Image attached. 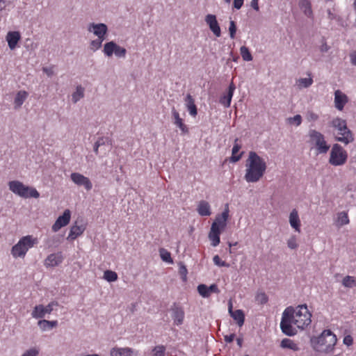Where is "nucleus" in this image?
<instances>
[{"instance_id": "nucleus-1", "label": "nucleus", "mask_w": 356, "mask_h": 356, "mask_svg": "<svg viewBox=\"0 0 356 356\" xmlns=\"http://www.w3.org/2000/svg\"><path fill=\"white\" fill-rule=\"evenodd\" d=\"M312 314L306 305L296 308L288 307L282 314L280 328L287 336H294L298 330H304L312 323Z\"/></svg>"}, {"instance_id": "nucleus-2", "label": "nucleus", "mask_w": 356, "mask_h": 356, "mask_svg": "<svg viewBox=\"0 0 356 356\" xmlns=\"http://www.w3.org/2000/svg\"><path fill=\"white\" fill-rule=\"evenodd\" d=\"M267 164L264 159L257 152L250 151L245 161L244 178L248 183L259 181L266 173Z\"/></svg>"}, {"instance_id": "nucleus-3", "label": "nucleus", "mask_w": 356, "mask_h": 356, "mask_svg": "<svg viewBox=\"0 0 356 356\" xmlns=\"http://www.w3.org/2000/svg\"><path fill=\"white\" fill-rule=\"evenodd\" d=\"M229 217V204H226L224 211L221 213L216 215L209 232L208 237L213 247H216L219 245L220 242V236L227 227Z\"/></svg>"}, {"instance_id": "nucleus-4", "label": "nucleus", "mask_w": 356, "mask_h": 356, "mask_svg": "<svg viewBox=\"0 0 356 356\" xmlns=\"http://www.w3.org/2000/svg\"><path fill=\"white\" fill-rule=\"evenodd\" d=\"M337 342V336L330 330H324L319 335L311 338L312 348L324 353L333 352Z\"/></svg>"}, {"instance_id": "nucleus-5", "label": "nucleus", "mask_w": 356, "mask_h": 356, "mask_svg": "<svg viewBox=\"0 0 356 356\" xmlns=\"http://www.w3.org/2000/svg\"><path fill=\"white\" fill-rule=\"evenodd\" d=\"M330 124L336 131V140L342 143L345 145L354 140L353 134L348 128L347 123L345 120L340 118H335L331 121Z\"/></svg>"}, {"instance_id": "nucleus-6", "label": "nucleus", "mask_w": 356, "mask_h": 356, "mask_svg": "<svg viewBox=\"0 0 356 356\" xmlns=\"http://www.w3.org/2000/svg\"><path fill=\"white\" fill-rule=\"evenodd\" d=\"M38 242V238L31 235L23 236L11 250V254L15 258L24 257L28 250Z\"/></svg>"}, {"instance_id": "nucleus-7", "label": "nucleus", "mask_w": 356, "mask_h": 356, "mask_svg": "<svg viewBox=\"0 0 356 356\" xmlns=\"http://www.w3.org/2000/svg\"><path fill=\"white\" fill-rule=\"evenodd\" d=\"M9 189L15 194L23 198H38L40 193L33 187L25 186L19 181H10L8 183Z\"/></svg>"}, {"instance_id": "nucleus-8", "label": "nucleus", "mask_w": 356, "mask_h": 356, "mask_svg": "<svg viewBox=\"0 0 356 356\" xmlns=\"http://www.w3.org/2000/svg\"><path fill=\"white\" fill-rule=\"evenodd\" d=\"M348 159L347 152L339 144H334L330 155L329 163L334 166L345 164Z\"/></svg>"}, {"instance_id": "nucleus-9", "label": "nucleus", "mask_w": 356, "mask_h": 356, "mask_svg": "<svg viewBox=\"0 0 356 356\" xmlns=\"http://www.w3.org/2000/svg\"><path fill=\"white\" fill-rule=\"evenodd\" d=\"M309 137L311 143L315 146L318 154H325L330 149V145H327L325 140L324 136L316 130H311L309 131Z\"/></svg>"}, {"instance_id": "nucleus-10", "label": "nucleus", "mask_w": 356, "mask_h": 356, "mask_svg": "<svg viewBox=\"0 0 356 356\" xmlns=\"http://www.w3.org/2000/svg\"><path fill=\"white\" fill-rule=\"evenodd\" d=\"M104 53L106 56L111 57L113 54L118 58H124L127 54L125 48L118 45L114 42H108L104 44Z\"/></svg>"}, {"instance_id": "nucleus-11", "label": "nucleus", "mask_w": 356, "mask_h": 356, "mask_svg": "<svg viewBox=\"0 0 356 356\" xmlns=\"http://www.w3.org/2000/svg\"><path fill=\"white\" fill-rule=\"evenodd\" d=\"M58 305L57 302H51L47 306L42 305H36L31 313V316L34 318H42L46 314H51L54 309V306Z\"/></svg>"}, {"instance_id": "nucleus-12", "label": "nucleus", "mask_w": 356, "mask_h": 356, "mask_svg": "<svg viewBox=\"0 0 356 356\" xmlns=\"http://www.w3.org/2000/svg\"><path fill=\"white\" fill-rule=\"evenodd\" d=\"M70 179L77 186H83L86 191H90L92 188L90 179L79 172H72Z\"/></svg>"}, {"instance_id": "nucleus-13", "label": "nucleus", "mask_w": 356, "mask_h": 356, "mask_svg": "<svg viewBox=\"0 0 356 356\" xmlns=\"http://www.w3.org/2000/svg\"><path fill=\"white\" fill-rule=\"evenodd\" d=\"M71 219V211L65 209L62 216H59L51 227L53 232H56L62 227L67 225Z\"/></svg>"}, {"instance_id": "nucleus-14", "label": "nucleus", "mask_w": 356, "mask_h": 356, "mask_svg": "<svg viewBox=\"0 0 356 356\" xmlns=\"http://www.w3.org/2000/svg\"><path fill=\"white\" fill-rule=\"evenodd\" d=\"M205 22L209 26L210 30L216 37L221 35L220 27L217 21L216 16L213 14H208L205 17Z\"/></svg>"}, {"instance_id": "nucleus-15", "label": "nucleus", "mask_w": 356, "mask_h": 356, "mask_svg": "<svg viewBox=\"0 0 356 356\" xmlns=\"http://www.w3.org/2000/svg\"><path fill=\"white\" fill-rule=\"evenodd\" d=\"M334 106L335 108L341 111H343L345 105L348 102V96L342 92L340 90H337L334 92Z\"/></svg>"}, {"instance_id": "nucleus-16", "label": "nucleus", "mask_w": 356, "mask_h": 356, "mask_svg": "<svg viewBox=\"0 0 356 356\" xmlns=\"http://www.w3.org/2000/svg\"><path fill=\"white\" fill-rule=\"evenodd\" d=\"M228 310L230 316L233 318V319L236 321L237 325L239 327L243 326L245 321V314L243 310L236 309L233 311L232 309V303L231 301L229 302Z\"/></svg>"}, {"instance_id": "nucleus-17", "label": "nucleus", "mask_w": 356, "mask_h": 356, "mask_svg": "<svg viewBox=\"0 0 356 356\" xmlns=\"http://www.w3.org/2000/svg\"><path fill=\"white\" fill-rule=\"evenodd\" d=\"M197 291L203 298H209L211 293H218L220 292L216 284H213L210 286L201 284L197 286Z\"/></svg>"}, {"instance_id": "nucleus-18", "label": "nucleus", "mask_w": 356, "mask_h": 356, "mask_svg": "<svg viewBox=\"0 0 356 356\" xmlns=\"http://www.w3.org/2000/svg\"><path fill=\"white\" fill-rule=\"evenodd\" d=\"M172 116L174 124L181 130L182 134H187L188 128L184 124V120L180 117L179 112L175 108L172 109Z\"/></svg>"}, {"instance_id": "nucleus-19", "label": "nucleus", "mask_w": 356, "mask_h": 356, "mask_svg": "<svg viewBox=\"0 0 356 356\" xmlns=\"http://www.w3.org/2000/svg\"><path fill=\"white\" fill-rule=\"evenodd\" d=\"M63 260V257L62 252H59L57 253L50 254L47 256L46 259L44 260V265L47 267L51 266H56L62 263Z\"/></svg>"}, {"instance_id": "nucleus-20", "label": "nucleus", "mask_w": 356, "mask_h": 356, "mask_svg": "<svg viewBox=\"0 0 356 356\" xmlns=\"http://www.w3.org/2000/svg\"><path fill=\"white\" fill-rule=\"evenodd\" d=\"M107 26L104 24H90L88 28L89 31H93L94 34L98 38L105 39V35L107 32Z\"/></svg>"}, {"instance_id": "nucleus-21", "label": "nucleus", "mask_w": 356, "mask_h": 356, "mask_svg": "<svg viewBox=\"0 0 356 356\" xmlns=\"http://www.w3.org/2000/svg\"><path fill=\"white\" fill-rule=\"evenodd\" d=\"M289 221L291 227L297 232H300L301 222L299 218L298 212L293 209L289 215Z\"/></svg>"}, {"instance_id": "nucleus-22", "label": "nucleus", "mask_w": 356, "mask_h": 356, "mask_svg": "<svg viewBox=\"0 0 356 356\" xmlns=\"http://www.w3.org/2000/svg\"><path fill=\"white\" fill-rule=\"evenodd\" d=\"M235 89V85L233 82H232L229 86L227 94L220 97V103L225 107L228 108L230 106L231 101Z\"/></svg>"}, {"instance_id": "nucleus-23", "label": "nucleus", "mask_w": 356, "mask_h": 356, "mask_svg": "<svg viewBox=\"0 0 356 356\" xmlns=\"http://www.w3.org/2000/svg\"><path fill=\"white\" fill-rule=\"evenodd\" d=\"M6 41L10 49H15L18 42L21 39V35L18 31H9L6 35Z\"/></svg>"}, {"instance_id": "nucleus-24", "label": "nucleus", "mask_w": 356, "mask_h": 356, "mask_svg": "<svg viewBox=\"0 0 356 356\" xmlns=\"http://www.w3.org/2000/svg\"><path fill=\"white\" fill-rule=\"evenodd\" d=\"M172 317L174 323L177 325H181L184 319V312L183 309L179 306L175 305L172 309Z\"/></svg>"}, {"instance_id": "nucleus-25", "label": "nucleus", "mask_w": 356, "mask_h": 356, "mask_svg": "<svg viewBox=\"0 0 356 356\" xmlns=\"http://www.w3.org/2000/svg\"><path fill=\"white\" fill-rule=\"evenodd\" d=\"M86 229L84 225H77L76 223L72 225L70 228L69 235L67 238V240L74 241L77 237L81 236Z\"/></svg>"}, {"instance_id": "nucleus-26", "label": "nucleus", "mask_w": 356, "mask_h": 356, "mask_svg": "<svg viewBox=\"0 0 356 356\" xmlns=\"http://www.w3.org/2000/svg\"><path fill=\"white\" fill-rule=\"evenodd\" d=\"M185 104L189 114L195 117L197 115V108L193 97L190 94H188L185 98Z\"/></svg>"}, {"instance_id": "nucleus-27", "label": "nucleus", "mask_w": 356, "mask_h": 356, "mask_svg": "<svg viewBox=\"0 0 356 356\" xmlns=\"http://www.w3.org/2000/svg\"><path fill=\"white\" fill-rule=\"evenodd\" d=\"M134 353V350L129 347H114L111 350L110 355L111 356H131Z\"/></svg>"}, {"instance_id": "nucleus-28", "label": "nucleus", "mask_w": 356, "mask_h": 356, "mask_svg": "<svg viewBox=\"0 0 356 356\" xmlns=\"http://www.w3.org/2000/svg\"><path fill=\"white\" fill-rule=\"evenodd\" d=\"M197 211L201 216H210L211 214L210 204L207 201H200L197 205Z\"/></svg>"}, {"instance_id": "nucleus-29", "label": "nucleus", "mask_w": 356, "mask_h": 356, "mask_svg": "<svg viewBox=\"0 0 356 356\" xmlns=\"http://www.w3.org/2000/svg\"><path fill=\"white\" fill-rule=\"evenodd\" d=\"M299 7L304 14L308 17H312L313 12L312 9V4L309 0H300Z\"/></svg>"}, {"instance_id": "nucleus-30", "label": "nucleus", "mask_w": 356, "mask_h": 356, "mask_svg": "<svg viewBox=\"0 0 356 356\" xmlns=\"http://www.w3.org/2000/svg\"><path fill=\"white\" fill-rule=\"evenodd\" d=\"M29 96V93L25 90H19L14 99V104L15 108H19L22 106L24 101Z\"/></svg>"}, {"instance_id": "nucleus-31", "label": "nucleus", "mask_w": 356, "mask_h": 356, "mask_svg": "<svg viewBox=\"0 0 356 356\" xmlns=\"http://www.w3.org/2000/svg\"><path fill=\"white\" fill-rule=\"evenodd\" d=\"M280 346L282 348H288L293 351H298L300 350L299 346L293 340L285 338L281 341Z\"/></svg>"}, {"instance_id": "nucleus-32", "label": "nucleus", "mask_w": 356, "mask_h": 356, "mask_svg": "<svg viewBox=\"0 0 356 356\" xmlns=\"http://www.w3.org/2000/svg\"><path fill=\"white\" fill-rule=\"evenodd\" d=\"M238 139L235 140V143L233 146L232 151V156L230 158V161L232 162H237L238 161L242 156V153L240 154H237V153L239 152L241 149V145L237 143Z\"/></svg>"}, {"instance_id": "nucleus-33", "label": "nucleus", "mask_w": 356, "mask_h": 356, "mask_svg": "<svg viewBox=\"0 0 356 356\" xmlns=\"http://www.w3.org/2000/svg\"><path fill=\"white\" fill-rule=\"evenodd\" d=\"M38 325L42 330L44 331L49 329H51L56 327L58 325L57 321H47V320H40L38 323Z\"/></svg>"}, {"instance_id": "nucleus-34", "label": "nucleus", "mask_w": 356, "mask_h": 356, "mask_svg": "<svg viewBox=\"0 0 356 356\" xmlns=\"http://www.w3.org/2000/svg\"><path fill=\"white\" fill-rule=\"evenodd\" d=\"M350 222L348 213L342 211L338 213L337 223L338 226H343L348 224Z\"/></svg>"}, {"instance_id": "nucleus-35", "label": "nucleus", "mask_w": 356, "mask_h": 356, "mask_svg": "<svg viewBox=\"0 0 356 356\" xmlns=\"http://www.w3.org/2000/svg\"><path fill=\"white\" fill-rule=\"evenodd\" d=\"M313 83V79L312 77L309 78H300L297 80L296 84L298 88H308Z\"/></svg>"}, {"instance_id": "nucleus-36", "label": "nucleus", "mask_w": 356, "mask_h": 356, "mask_svg": "<svg viewBox=\"0 0 356 356\" xmlns=\"http://www.w3.org/2000/svg\"><path fill=\"white\" fill-rule=\"evenodd\" d=\"M240 53L242 56V58L245 61H251L252 60V56L249 50V49L245 46H242L240 48Z\"/></svg>"}, {"instance_id": "nucleus-37", "label": "nucleus", "mask_w": 356, "mask_h": 356, "mask_svg": "<svg viewBox=\"0 0 356 356\" xmlns=\"http://www.w3.org/2000/svg\"><path fill=\"white\" fill-rule=\"evenodd\" d=\"M84 88L79 86L76 87V91L72 94V101L74 103L77 102L80 99L83 97Z\"/></svg>"}, {"instance_id": "nucleus-38", "label": "nucleus", "mask_w": 356, "mask_h": 356, "mask_svg": "<svg viewBox=\"0 0 356 356\" xmlns=\"http://www.w3.org/2000/svg\"><path fill=\"white\" fill-rule=\"evenodd\" d=\"M342 284L346 287L352 288L356 286V280L354 277L347 275L343 277Z\"/></svg>"}, {"instance_id": "nucleus-39", "label": "nucleus", "mask_w": 356, "mask_h": 356, "mask_svg": "<svg viewBox=\"0 0 356 356\" xmlns=\"http://www.w3.org/2000/svg\"><path fill=\"white\" fill-rule=\"evenodd\" d=\"M104 278L109 282H115L118 280V274L112 270H107L104 273Z\"/></svg>"}, {"instance_id": "nucleus-40", "label": "nucleus", "mask_w": 356, "mask_h": 356, "mask_svg": "<svg viewBox=\"0 0 356 356\" xmlns=\"http://www.w3.org/2000/svg\"><path fill=\"white\" fill-rule=\"evenodd\" d=\"M255 300L259 305H264L267 303L268 298L265 293L261 292L257 294L255 297Z\"/></svg>"}, {"instance_id": "nucleus-41", "label": "nucleus", "mask_w": 356, "mask_h": 356, "mask_svg": "<svg viewBox=\"0 0 356 356\" xmlns=\"http://www.w3.org/2000/svg\"><path fill=\"white\" fill-rule=\"evenodd\" d=\"M104 40V38H97L96 40H92L90 42V49L93 51L99 49L102 47Z\"/></svg>"}, {"instance_id": "nucleus-42", "label": "nucleus", "mask_w": 356, "mask_h": 356, "mask_svg": "<svg viewBox=\"0 0 356 356\" xmlns=\"http://www.w3.org/2000/svg\"><path fill=\"white\" fill-rule=\"evenodd\" d=\"M152 351L153 356H165V347L163 345L156 346Z\"/></svg>"}, {"instance_id": "nucleus-43", "label": "nucleus", "mask_w": 356, "mask_h": 356, "mask_svg": "<svg viewBox=\"0 0 356 356\" xmlns=\"http://www.w3.org/2000/svg\"><path fill=\"white\" fill-rule=\"evenodd\" d=\"M213 261L215 265L219 267H229V264L225 261H222L218 255H215L213 258Z\"/></svg>"}, {"instance_id": "nucleus-44", "label": "nucleus", "mask_w": 356, "mask_h": 356, "mask_svg": "<svg viewBox=\"0 0 356 356\" xmlns=\"http://www.w3.org/2000/svg\"><path fill=\"white\" fill-rule=\"evenodd\" d=\"M161 257L164 261L172 263V259L171 258L170 253L166 250H163L161 252Z\"/></svg>"}, {"instance_id": "nucleus-45", "label": "nucleus", "mask_w": 356, "mask_h": 356, "mask_svg": "<svg viewBox=\"0 0 356 356\" xmlns=\"http://www.w3.org/2000/svg\"><path fill=\"white\" fill-rule=\"evenodd\" d=\"M287 245L288 247L290 249H296L298 247V243L296 241V237L295 236H292L288 241H287Z\"/></svg>"}, {"instance_id": "nucleus-46", "label": "nucleus", "mask_w": 356, "mask_h": 356, "mask_svg": "<svg viewBox=\"0 0 356 356\" xmlns=\"http://www.w3.org/2000/svg\"><path fill=\"white\" fill-rule=\"evenodd\" d=\"M229 31L231 38H234L236 32V26L234 21L230 22Z\"/></svg>"}, {"instance_id": "nucleus-47", "label": "nucleus", "mask_w": 356, "mask_h": 356, "mask_svg": "<svg viewBox=\"0 0 356 356\" xmlns=\"http://www.w3.org/2000/svg\"><path fill=\"white\" fill-rule=\"evenodd\" d=\"M289 122L299 126L302 122V117L300 115H296L294 117L289 118Z\"/></svg>"}, {"instance_id": "nucleus-48", "label": "nucleus", "mask_w": 356, "mask_h": 356, "mask_svg": "<svg viewBox=\"0 0 356 356\" xmlns=\"http://www.w3.org/2000/svg\"><path fill=\"white\" fill-rule=\"evenodd\" d=\"M343 343L347 346H350L353 344V338L351 335L348 334L344 336Z\"/></svg>"}, {"instance_id": "nucleus-49", "label": "nucleus", "mask_w": 356, "mask_h": 356, "mask_svg": "<svg viewBox=\"0 0 356 356\" xmlns=\"http://www.w3.org/2000/svg\"><path fill=\"white\" fill-rule=\"evenodd\" d=\"M39 354L38 350L36 348H31L23 353L22 356H38Z\"/></svg>"}, {"instance_id": "nucleus-50", "label": "nucleus", "mask_w": 356, "mask_h": 356, "mask_svg": "<svg viewBox=\"0 0 356 356\" xmlns=\"http://www.w3.org/2000/svg\"><path fill=\"white\" fill-rule=\"evenodd\" d=\"M307 118L309 121H316L318 119V115L314 112H309L307 113Z\"/></svg>"}, {"instance_id": "nucleus-51", "label": "nucleus", "mask_w": 356, "mask_h": 356, "mask_svg": "<svg viewBox=\"0 0 356 356\" xmlns=\"http://www.w3.org/2000/svg\"><path fill=\"white\" fill-rule=\"evenodd\" d=\"M243 4V0H234V7L236 9H240Z\"/></svg>"}, {"instance_id": "nucleus-52", "label": "nucleus", "mask_w": 356, "mask_h": 356, "mask_svg": "<svg viewBox=\"0 0 356 356\" xmlns=\"http://www.w3.org/2000/svg\"><path fill=\"white\" fill-rule=\"evenodd\" d=\"M224 338H225V341L227 343H231V342H232L234 340L235 334H231L229 335H225Z\"/></svg>"}, {"instance_id": "nucleus-53", "label": "nucleus", "mask_w": 356, "mask_h": 356, "mask_svg": "<svg viewBox=\"0 0 356 356\" xmlns=\"http://www.w3.org/2000/svg\"><path fill=\"white\" fill-rule=\"evenodd\" d=\"M251 6L257 11L259 10V0H252L251 1Z\"/></svg>"}, {"instance_id": "nucleus-54", "label": "nucleus", "mask_w": 356, "mask_h": 356, "mask_svg": "<svg viewBox=\"0 0 356 356\" xmlns=\"http://www.w3.org/2000/svg\"><path fill=\"white\" fill-rule=\"evenodd\" d=\"M350 62L353 65H356V52L350 54Z\"/></svg>"}, {"instance_id": "nucleus-55", "label": "nucleus", "mask_w": 356, "mask_h": 356, "mask_svg": "<svg viewBox=\"0 0 356 356\" xmlns=\"http://www.w3.org/2000/svg\"><path fill=\"white\" fill-rule=\"evenodd\" d=\"M101 146V143L99 142H96L94 145V152L97 154H98V148Z\"/></svg>"}, {"instance_id": "nucleus-56", "label": "nucleus", "mask_w": 356, "mask_h": 356, "mask_svg": "<svg viewBox=\"0 0 356 356\" xmlns=\"http://www.w3.org/2000/svg\"><path fill=\"white\" fill-rule=\"evenodd\" d=\"M104 140L105 139L104 138H100L96 142H99L101 143V146H102L105 144Z\"/></svg>"}, {"instance_id": "nucleus-57", "label": "nucleus", "mask_w": 356, "mask_h": 356, "mask_svg": "<svg viewBox=\"0 0 356 356\" xmlns=\"http://www.w3.org/2000/svg\"><path fill=\"white\" fill-rule=\"evenodd\" d=\"M236 341H237V344L238 345V346L241 347L242 343H243V339L241 338H238L236 339Z\"/></svg>"}, {"instance_id": "nucleus-58", "label": "nucleus", "mask_w": 356, "mask_h": 356, "mask_svg": "<svg viewBox=\"0 0 356 356\" xmlns=\"http://www.w3.org/2000/svg\"><path fill=\"white\" fill-rule=\"evenodd\" d=\"M43 71L45 72L49 76L51 74L50 71L47 68H43Z\"/></svg>"}, {"instance_id": "nucleus-59", "label": "nucleus", "mask_w": 356, "mask_h": 356, "mask_svg": "<svg viewBox=\"0 0 356 356\" xmlns=\"http://www.w3.org/2000/svg\"><path fill=\"white\" fill-rule=\"evenodd\" d=\"M226 3H229L231 2V0H224Z\"/></svg>"}, {"instance_id": "nucleus-60", "label": "nucleus", "mask_w": 356, "mask_h": 356, "mask_svg": "<svg viewBox=\"0 0 356 356\" xmlns=\"http://www.w3.org/2000/svg\"><path fill=\"white\" fill-rule=\"evenodd\" d=\"M228 244H229V248H231L232 246V244L231 243H229Z\"/></svg>"}, {"instance_id": "nucleus-61", "label": "nucleus", "mask_w": 356, "mask_h": 356, "mask_svg": "<svg viewBox=\"0 0 356 356\" xmlns=\"http://www.w3.org/2000/svg\"><path fill=\"white\" fill-rule=\"evenodd\" d=\"M245 356H248V355H245Z\"/></svg>"}]
</instances>
